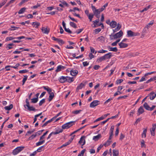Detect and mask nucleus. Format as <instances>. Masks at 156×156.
Returning <instances> with one entry per match:
<instances>
[{"mask_svg": "<svg viewBox=\"0 0 156 156\" xmlns=\"http://www.w3.org/2000/svg\"><path fill=\"white\" fill-rule=\"evenodd\" d=\"M25 148L24 146L18 147L14 149L12 151V154L14 155H17L18 153L20 152Z\"/></svg>", "mask_w": 156, "mask_h": 156, "instance_id": "nucleus-1", "label": "nucleus"}, {"mask_svg": "<svg viewBox=\"0 0 156 156\" xmlns=\"http://www.w3.org/2000/svg\"><path fill=\"white\" fill-rule=\"evenodd\" d=\"M75 122L74 121H71L68 122H67L62 126V129H67L71 126H72L74 124V123Z\"/></svg>", "mask_w": 156, "mask_h": 156, "instance_id": "nucleus-2", "label": "nucleus"}, {"mask_svg": "<svg viewBox=\"0 0 156 156\" xmlns=\"http://www.w3.org/2000/svg\"><path fill=\"white\" fill-rule=\"evenodd\" d=\"M139 35V34L138 33L134 32L131 30H129L127 31V35L128 37L136 36Z\"/></svg>", "mask_w": 156, "mask_h": 156, "instance_id": "nucleus-3", "label": "nucleus"}, {"mask_svg": "<svg viewBox=\"0 0 156 156\" xmlns=\"http://www.w3.org/2000/svg\"><path fill=\"white\" fill-rule=\"evenodd\" d=\"M103 11V9L101 8L98 9H95L94 11V15L98 18H99V15L100 12Z\"/></svg>", "mask_w": 156, "mask_h": 156, "instance_id": "nucleus-4", "label": "nucleus"}, {"mask_svg": "<svg viewBox=\"0 0 156 156\" xmlns=\"http://www.w3.org/2000/svg\"><path fill=\"white\" fill-rule=\"evenodd\" d=\"M123 32L121 30L119 32L115 34L114 35H113L112 36L114 37V39H116L117 38H120L123 35Z\"/></svg>", "mask_w": 156, "mask_h": 156, "instance_id": "nucleus-5", "label": "nucleus"}, {"mask_svg": "<svg viewBox=\"0 0 156 156\" xmlns=\"http://www.w3.org/2000/svg\"><path fill=\"white\" fill-rule=\"evenodd\" d=\"M156 73V72L153 71V72H149V73H146V74H145L144 75V76L142 77L141 79L140 80L139 82H143V81L146 80V79L145 77L147 76L148 75H151L153 73Z\"/></svg>", "mask_w": 156, "mask_h": 156, "instance_id": "nucleus-6", "label": "nucleus"}, {"mask_svg": "<svg viewBox=\"0 0 156 156\" xmlns=\"http://www.w3.org/2000/svg\"><path fill=\"white\" fill-rule=\"evenodd\" d=\"M99 104V101H98L94 100L90 103V106L91 108H94L98 105Z\"/></svg>", "mask_w": 156, "mask_h": 156, "instance_id": "nucleus-7", "label": "nucleus"}, {"mask_svg": "<svg viewBox=\"0 0 156 156\" xmlns=\"http://www.w3.org/2000/svg\"><path fill=\"white\" fill-rule=\"evenodd\" d=\"M85 136H82L79 141V143L82 146L84 145L85 143Z\"/></svg>", "mask_w": 156, "mask_h": 156, "instance_id": "nucleus-8", "label": "nucleus"}, {"mask_svg": "<svg viewBox=\"0 0 156 156\" xmlns=\"http://www.w3.org/2000/svg\"><path fill=\"white\" fill-rule=\"evenodd\" d=\"M152 127L150 129V132L151 134L153 136H154L155 135V130L156 128V124H153L152 125Z\"/></svg>", "mask_w": 156, "mask_h": 156, "instance_id": "nucleus-9", "label": "nucleus"}, {"mask_svg": "<svg viewBox=\"0 0 156 156\" xmlns=\"http://www.w3.org/2000/svg\"><path fill=\"white\" fill-rule=\"evenodd\" d=\"M71 69H67L68 71H70V74L72 76H75L78 73V71L76 70H71Z\"/></svg>", "mask_w": 156, "mask_h": 156, "instance_id": "nucleus-10", "label": "nucleus"}, {"mask_svg": "<svg viewBox=\"0 0 156 156\" xmlns=\"http://www.w3.org/2000/svg\"><path fill=\"white\" fill-rule=\"evenodd\" d=\"M119 46L120 48H126L128 46V44L126 43H125L122 42L119 43Z\"/></svg>", "mask_w": 156, "mask_h": 156, "instance_id": "nucleus-11", "label": "nucleus"}, {"mask_svg": "<svg viewBox=\"0 0 156 156\" xmlns=\"http://www.w3.org/2000/svg\"><path fill=\"white\" fill-rule=\"evenodd\" d=\"M59 81L62 83H64L66 82V76H61L59 79Z\"/></svg>", "mask_w": 156, "mask_h": 156, "instance_id": "nucleus-12", "label": "nucleus"}, {"mask_svg": "<svg viewBox=\"0 0 156 156\" xmlns=\"http://www.w3.org/2000/svg\"><path fill=\"white\" fill-rule=\"evenodd\" d=\"M106 56L104 55L103 56L97 59V62H102L103 61L105 60L106 59Z\"/></svg>", "mask_w": 156, "mask_h": 156, "instance_id": "nucleus-13", "label": "nucleus"}, {"mask_svg": "<svg viewBox=\"0 0 156 156\" xmlns=\"http://www.w3.org/2000/svg\"><path fill=\"white\" fill-rule=\"evenodd\" d=\"M101 137V135L100 134H99L96 136H94L93 137V139L95 141H98L99 139Z\"/></svg>", "mask_w": 156, "mask_h": 156, "instance_id": "nucleus-14", "label": "nucleus"}, {"mask_svg": "<svg viewBox=\"0 0 156 156\" xmlns=\"http://www.w3.org/2000/svg\"><path fill=\"white\" fill-rule=\"evenodd\" d=\"M110 26L111 28H115L117 25V23L115 21H112L111 22Z\"/></svg>", "mask_w": 156, "mask_h": 156, "instance_id": "nucleus-15", "label": "nucleus"}, {"mask_svg": "<svg viewBox=\"0 0 156 156\" xmlns=\"http://www.w3.org/2000/svg\"><path fill=\"white\" fill-rule=\"evenodd\" d=\"M144 109L142 106H140L138 110V115H139L140 114H142L144 112Z\"/></svg>", "mask_w": 156, "mask_h": 156, "instance_id": "nucleus-16", "label": "nucleus"}, {"mask_svg": "<svg viewBox=\"0 0 156 156\" xmlns=\"http://www.w3.org/2000/svg\"><path fill=\"white\" fill-rule=\"evenodd\" d=\"M85 85L83 83H80V84L77 87L76 91H78L79 90L81 89Z\"/></svg>", "mask_w": 156, "mask_h": 156, "instance_id": "nucleus-17", "label": "nucleus"}, {"mask_svg": "<svg viewBox=\"0 0 156 156\" xmlns=\"http://www.w3.org/2000/svg\"><path fill=\"white\" fill-rule=\"evenodd\" d=\"M117 26V27L115 29L112 30L113 33L119 30L121 27V25L119 23H118Z\"/></svg>", "mask_w": 156, "mask_h": 156, "instance_id": "nucleus-18", "label": "nucleus"}, {"mask_svg": "<svg viewBox=\"0 0 156 156\" xmlns=\"http://www.w3.org/2000/svg\"><path fill=\"white\" fill-rule=\"evenodd\" d=\"M147 128L143 129V131L142 134V138H145L146 136V133L147 132Z\"/></svg>", "mask_w": 156, "mask_h": 156, "instance_id": "nucleus-19", "label": "nucleus"}, {"mask_svg": "<svg viewBox=\"0 0 156 156\" xmlns=\"http://www.w3.org/2000/svg\"><path fill=\"white\" fill-rule=\"evenodd\" d=\"M97 40L101 42H104L105 41V38L103 36H101L97 39Z\"/></svg>", "mask_w": 156, "mask_h": 156, "instance_id": "nucleus-20", "label": "nucleus"}, {"mask_svg": "<svg viewBox=\"0 0 156 156\" xmlns=\"http://www.w3.org/2000/svg\"><path fill=\"white\" fill-rule=\"evenodd\" d=\"M112 154L113 156H118L119 155V151L115 149L113 150Z\"/></svg>", "mask_w": 156, "mask_h": 156, "instance_id": "nucleus-21", "label": "nucleus"}, {"mask_svg": "<svg viewBox=\"0 0 156 156\" xmlns=\"http://www.w3.org/2000/svg\"><path fill=\"white\" fill-rule=\"evenodd\" d=\"M32 23L33 26L36 28H38L40 25V23L38 22H34Z\"/></svg>", "mask_w": 156, "mask_h": 156, "instance_id": "nucleus-22", "label": "nucleus"}, {"mask_svg": "<svg viewBox=\"0 0 156 156\" xmlns=\"http://www.w3.org/2000/svg\"><path fill=\"white\" fill-rule=\"evenodd\" d=\"M13 107V105L11 104L9 106L5 107L4 108L5 110L9 111L11 110L12 108Z\"/></svg>", "mask_w": 156, "mask_h": 156, "instance_id": "nucleus-23", "label": "nucleus"}, {"mask_svg": "<svg viewBox=\"0 0 156 156\" xmlns=\"http://www.w3.org/2000/svg\"><path fill=\"white\" fill-rule=\"evenodd\" d=\"M41 30L45 34H48L49 32V30L47 28L43 27Z\"/></svg>", "mask_w": 156, "mask_h": 156, "instance_id": "nucleus-24", "label": "nucleus"}, {"mask_svg": "<svg viewBox=\"0 0 156 156\" xmlns=\"http://www.w3.org/2000/svg\"><path fill=\"white\" fill-rule=\"evenodd\" d=\"M28 65H29V64H23L22 65H20L19 63H17L16 65L15 66H13V68H17L19 66H20L21 67H23V66H26Z\"/></svg>", "mask_w": 156, "mask_h": 156, "instance_id": "nucleus-25", "label": "nucleus"}, {"mask_svg": "<svg viewBox=\"0 0 156 156\" xmlns=\"http://www.w3.org/2000/svg\"><path fill=\"white\" fill-rule=\"evenodd\" d=\"M73 81L74 79L73 77H70L67 76H66V82L71 83L73 82Z\"/></svg>", "mask_w": 156, "mask_h": 156, "instance_id": "nucleus-26", "label": "nucleus"}, {"mask_svg": "<svg viewBox=\"0 0 156 156\" xmlns=\"http://www.w3.org/2000/svg\"><path fill=\"white\" fill-rule=\"evenodd\" d=\"M108 48L109 51H113L115 52H117L118 51V49L116 47L113 48L109 47Z\"/></svg>", "mask_w": 156, "mask_h": 156, "instance_id": "nucleus-27", "label": "nucleus"}, {"mask_svg": "<svg viewBox=\"0 0 156 156\" xmlns=\"http://www.w3.org/2000/svg\"><path fill=\"white\" fill-rule=\"evenodd\" d=\"M49 94V98H48V101L49 102H50L53 99L54 96V93H51Z\"/></svg>", "mask_w": 156, "mask_h": 156, "instance_id": "nucleus-28", "label": "nucleus"}, {"mask_svg": "<svg viewBox=\"0 0 156 156\" xmlns=\"http://www.w3.org/2000/svg\"><path fill=\"white\" fill-rule=\"evenodd\" d=\"M54 120L52 119H51L49 120L46 121L44 123L42 126V127H44L48 123H50L52 121Z\"/></svg>", "mask_w": 156, "mask_h": 156, "instance_id": "nucleus-29", "label": "nucleus"}, {"mask_svg": "<svg viewBox=\"0 0 156 156\" xmlns=\"http://www.w3.org/2000/svg\"><path fill=\"white\" fill-rule=\"evenodd\" d=\"M27 107V109L29 111H35L36 110L33 106H30V105Z\"/></svg>", "mask_w": 156, "mask_h": 156, "instance_id": "nucleus-30", "label": "nucleus"}, {"mask_svg": "<svg viewBox=\"0 0 156 156\" xmlns=\"http://www.w3.org/2000/svg\"><path fill=\"white\" fill-rule=\"evenodd\" d=\"M44 142V140H43L41 141L40 140V141L36 143V145L37 146H39L43 144Z\"/></svg>", "mask_w": 156, "mask_h": 156, "instance_id": "nucleus-31", "label": "nucleus"}, {"mask_svg": "<svg viewBox=\"0 0 156 156\" xmlns=\"http://www.w3.org/2000/svg\"><path fill=\"white\" fill-rule=\"evenodd\" d=\"M45 146L44 145L42 146H41L39 147L37 150H36L37 152H40L41 151H43L44 150V147Z\"/></svg>", "mask_w": 156, "mask_h": 156, "instance_id": "nucleus-32", "label": "nucleus"}, {"mask_svg": "<svg viewBox=\"0 0 156 156\" xmlns=\"http://www.w3.org/2000/svg\"><path fill=\"white\" fill-rule=\"evenodd\" d=\"M63 130L62 129H60L59 130H56V131L55 132H52L53 135H56L62 132Z\"/></svg>", "mask_w": 156, "mask_h": 156, "instance_id": "nucleus-33", "label": "nucleus"}, {"mask_svg": "<svg viewBox=\"0 0 156 156\" xmlns=\"http://www.w3.org/2000/svg\"><path fill=\"white\" fill-rule=\"evenodd\" d=\"M105 55L106 56V59L108 58H110L112 56V53L111 52H109L108 53L105 54Z\"/></svg>", "mask_w": 156, "mask_h": 156, "instance_id": "nucleus-34", "label": "nucleus"}, {"mask_svg": "<svg viewBox=\"0 0 156 156\" xmlns=\"http://www.w3.org/2000/svg\"><path fill=\"white\" fill-rule=\"evenodd\" d=\"M144 107L147 110H149V109L150 108V107L146 102H145L144 104Z\"/></svg>", "mask_w": 156, "mask_h": 156, "instance_id": "nucleus-35", "label": "nucleus"}, {"mask_svg": "<svg viewBox=\"0 0 156 156\" xmlns=\"http://www.w3.org/2000/svg\"><path fill=\"white\" fill-rule=\"evenodd\" d=\"M26 9V8H22L18 12V14H21L23 13L25 11Z\"/></svg>", "mask_w": 156, "mask_h": 156, "instance_id": "nucleus-36", "label": "nucleus"}, {"mask_svg": "<svg viewBox=\"0 0 156 156\" xmlns=\"http://www.w3.org/2000/svg\"><path fill=\"white\" fill-rule=\"evenodd\" d=\"M41 114H42V112L40 113L39 114L36 115L34 116V121L33 122V123H35L36 121L37 120V117H39V116H40V115H41Z\"/></svg>", "mask_w": 156, "mask_h": 156, "instance_id": "nucleus-37", "label": "nucleus"}, {"mask_svg": "<svg viewBox=\"0 0 156 156\" xmlns=\"http://www.w3.org/2000/svg\"><path fill=\"white\" fill-rule=\"evenodd\" d=\"M14 45V44L13 43H10L8 44L6 48L7 50H9L12 48V46Z\"/></svg>", "mask_w": 156, "mask_h": 156, "instance_id": "nucleus-38", "label": "nucleus"}, {"mask_svg": "<svg viewBox=\"0 0 156 156\" xmlns=\"http://www.w3.org/2000/svg\"><path fill=\"white\" fill-rule=\"evenodd\" d=\"M111 140H108L107 142L104 144V145L105 147H107L110 144L111 142Z\"/></svg>", "mask_w": 156, "mask_h": 156, "instance_id": "nucleus-39", "label": "nucleus"}, {"mask_svg": "<svg viewBox=\"0 0 156 156\" xmlns=\"http://www.w3.org/2000/svg\"><path fill=\"white\" fill-rule=\"evenodd\" d=\"M114 126L113 125L111 126L109 132V134L113 135V132L114 129Z\"/></svg>", "mask_w": 156, "mask_h": 156, "instance_id": "nucleus-40", "label": "nucleus"}, {"mask_svg": "<svg viewBox=\"0 0 156 156\" xmlns=\"http://www.w3.org/2000/svg\"><path fill=\"white\" fill-rule=\"evenodd\" d=\"M69 24L73 28H76L77 27L76 24L73 22H70L69 23Z\"/></svg>", "mask_w": 156, "mask_h": 156, "instance_id": "nucleus-41", "label": "nucleus"}, {"mask_svg": "<svg viewBox=\"0 0 156 156\" xmlns=\"http://www.w3.org/2000/svg\"><path fill=\"white\" fill-rule=\"evenodd\" d=\"M11 28L10 29V30L11 31L15 30L18 29L20 28L19 27H15L13 26H11Z\"/></svg>", "mask_w": 156, "mask_h": 156, "instance_id": "nucleus-42", "label": "nucleus"}, {"mask_svg": "<svg viewBox=\"0 0 156 156\" xmlns=\"http://www.w3.org/2000/svg\"><path fill=\"white\" fill-rule=\"evenodd\" d=\"M153 23H154V21L153 20L151 21L149 23H148L147 24V26H146V27L147 29H148L151 27V25H152V24H153Z\"/></svg>", "mask_w": 156, "mask_h": 156, "instance_id": "nucleus-43", "label": "nucleus"}, {"mask_svg": "<svg viewBox=\"0 0 156 156\" xmlns=\"http://www.w3.org/2000/svg\"><path fill=\"white\" fill-rule=\"evenodd\" d=\"M37 136V134H33L28 139V140H31Z\"/></svg>", "mask_w": 156, "mask_h": 156, "instance_id": "nucleus-44", "label": "nucleus"}, {"mask_svg": "<svg viewBox=\"0 0 156 156\" xmlns=\"http://www.w3.org/2000/svg\"><path fill=\"white\" fill-rule=\"evenodd\" d=\"M31 102L32 103H35L38 101V99L37 98H33L31 99Z\"/></svg>", "mask_w": 156, "mask_h": 156, "instance_id": "nucleus-45", "label": "nucleus"}, {"mask_svg": "<svg viewBox=\"0 0 156 156\" xmlns=\"http://www.w3.org/2000/svg\"><path fill=\"white\" fill-rule=\"evenodd\" d=\"M94 15L93 14H90L87 16L90 21H92V19L94 17Z\"/></svg>", "mask_w": 156, "mask_h": 156, "instance_id": "nucleus-46", "label": "nucleus"}, {"mask_svg": "<svg viewBox=\"0 0 156 156\" xmlns=\"http://www.w3.org/2000/svg\"><path fill=\"white\" fill-rule=\"evenodd\" d=\"M82 111L81 110H76L75 111H73L72 112V113L76 115L79 114Z\"/></svg>", "mask_w": 156, "mask_h": 156, "instance_id": "nucleus-47", "label": "nucleus"}, {"mask_svg": "<svg viewBox=\"0 0 156 156\" xmlns=\"http://www.w3.org/2000/svg\"><path fill=\"white\" fill-rule=\"evenodd\" d=\"M24 77L23 78L22 80V85H23L25 83L26 81L27 80V79L28 76L27 75L24 76Z\"/></svg>", "mask_w": 156, "mask_h": 156, "instance_id": "nucleus-48", "label": "nucleus"}, {"mask_svg": "<svg viewBox=\"0 0 156 156\" xmlns=\"http://www.w3.org/2000/svg\"><path fill=\"white\" fill-rule=\"evenodd\" d=\"M56 41H57L59 44H63L64 43V42L63 41L60 39L59 38H57V40H56Z\"/></svg>", "mask_w": 156, "mask_h": 156, "instance_id": "nucleus-49", "label": "nucleus"}, {"mask_svg": "<svg viewBox=\"0 0 156 156\" xmlns=\"http://www.w3.org/2000/svg\"><path fill=\"white\" fill-rule=\"evenodd\" d=\"M7 1V0H4L2 2L0 3V8L6 3Z\"/></svg>", "mask_w": 156, "mask_h": 156, "instance_id": "nucleus-50", "label": "nucleus"}, {"mask_svg": "<svg viewBox=\"0 0 156 156\" xmlns=\"http://www.w3.org/2000/svg\"><path fill=\"white\" fill-rule=\"evenodd\" d=\"M99 19L95 20L93 21L94 23V27H96V25L98 26V23L99 22Z\"/></svg>", "mask_w": 156, "mask_h": 156, "instance_id": "nucleus-51", "label": "nucleus"}, {"mask_svg": "<svg viewBox=\"0 0 156 156\" xmlns=\"http://www.w3.org/2000/svg\"><path fill=\"white\" fill-rule=\"evenodd\" d=\"M123 80L122 79H118L116 81V83L117 84H119L123 81Z\"/></svg>", "mask_w": 156, "mask_h": 156, "instance_id": "nucleus-52", "label": "nucleus"}, {"mask_svg": "<svg viewBox=\"0 0 156 156\" xmlns=\"http://www.w3.org/2000/svg\"><path fill=\"white\" fill-rule=\"evenodd\" d=\"M105 118L104 117H103V115H102L101 117L98 118L97 119H96L94 121V122H96L97 121H98L102 120H103Z\"/></svg>", "mask_w": 156, "mask_h": 156, "instance_id": "nucleus-53", "label": "nucleus"}, {"mask_svg": "<svg viewBox=\"0 0 156 156\" xmlns=\"http://www.w3.org/2000/svg\"><path fill=\"white\" fill-rule=\"evenodd\" d=\"M45 102V99H43L40 101L39 103V105L41 106Z\"/></svg>", "mask_w": 156, "mask_h": 156, "instance_id": "nucleus-54", "label": "nucleus"}, {"mask_svg": "<svg viewBox=\"0 0 156 156\" xmlns=\"http://www.w3.org/2000/svg\"><path fill=\"white\" fill-rule=\"evenodd\" d=\"M90 48L91 53H95L94 54H96V53H97V51H95L94 49L92 47H90Z\"/></svg>", "mask_w": 156, "mask_h": 156, "instance_id": "nucleus-55", "label": "nucleus"}, {"mask_svg": "<svg viewBox=\"0 0 156 156\" xmlns=\"http://www.w3.org/2000/svg\"><path fill=\"white\" fill-rule=\"evenodd\" d=\"M26 104L24 105V106L25 108H26V106L27 107L30 105L29 102V100L28 99H26Z\"/></svg>", "mask_w": 156, "mask_h": 156, "instance_id": "nucleus-56", "label": "nucleus"}, {"mask_svg": "<svg viewBox=\"0 0 156 156\" xmlns=\"http://www.w3.org/2000/svg\"><path fill=\"white\" fill-rule=\"evenodd\" d=\"M83 29H80L77 30L74 33H76L77 34L80 33L83 30Z\"/></svg>", "mask_w": 156, "mask_h": 156, "instance_id": "nucleus-57", "label": "nucleus"}, {"mask_svg": "<svg viewBox=\"0 0 156 156\" xmlns=\"http://www.w3.org/2000/svg\"><path fill=\"white\" fill-rule=\"evenodd\" d=\"M85 151V149L81 151L80 153L78 154V156H83Z\"/></svg>", "mask_w": 156, "mask_h": 156, "instance_id": "nucleus-58", "label": "nucleus"}, {"mask_svg": "<svg viewBox=\"0 0 156 156\" xmlns=\"http://www.w3.org/2000/svg\"><path fill=\"white\" fill-rule=\"evenodd\" d=\"M14 37H7L6 38V41H9L14 39Z\"/></svg>", "mask_w": 156, "mask_h": 156, "instance_id": "nucleus-59", "label": "nucleus"}, {"mask_svg": "<svg viewBox=\"0 0 156 156\" xmlns=\"http://www.w3.org/2000/svg\"><path fill=\"white\" fill-rule=\"evenodd\" d=\"M41 5L38 3H37L36 5L33 6L32 7H31V8H33L34 9H37L38 7L41 6Z\"/></svg>", "mask_w": 156, "mask_h": 156, "instance_id": "nucleus-60", "label": "nucleus"}, {"mask_svg": "<svg viewBox=\"0 0 156 156\" xmlns=\"http://www.w3.org/2000/svg\"><path fill=\"white\" fill-rule=\"evenodd\" d=\"M63 5H65L66 6L68 7L69 6V5L67 2L64 1H60Z\"/></svg>", "mask_w": 156, "mask_h": 156, "instance_id": "nucleus-61", "label": "nucleus"}, {"mask_svg": "<svg viewBox=\"0 0 156 156\" xmlns=\"http://www.w3.org/2000/svg\"><path fill=\"white\" fill-rule=\"evenodd\" d=\"M122 94V92H121L119 91L118 90V91H116L114 94V96L115 97L117 95L120 94Z\"/></svg>", "mask_w": 156, "mask_h": 156, "instance_id": "nucleus-62", "label": "nucleus"}, {"mask_svg": "<svg viewBox=\"0 0 156 156\" xmlns=\"http://www.w3.org/2000/svg\"><path fill=\"white\" fill-rule=\"evenodd\" d=\"M107 52V51L101 49L98 51V52L100 53H105Z\"/></svg>", "mask_w": 156, "mask_h": 156, "instance_id": "nucleus-63", "label": "nucleus"}, {"mask_svg": "<svg viewBox=\"0 0 156 156\" xmlns=\"http://www.w3.org/2000/svg\"><path fill=\"white\" fill-rule=\"evenodd\" d=\"M37 152L36 151H35L32 153H31L30 154V156H35L36 154L37 153Z\"/></svg>", "mask_w": 156, "mask_h": 156, "instance_id": "nucleus-64", "label": "nucleus"}]
</instances>
